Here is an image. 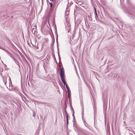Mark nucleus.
Wrapping results in <instances>:
<instances>
[{"instance_id":"1","label":"nucleus","mask_w":135,"mask_h":135,"mask_svg":"<svg viewBox=\"0 0 135 135\" xmlns=\"http://www.w3.org/2000/svg\"><path fill=\"white\" fill-rule=\"evenodd\" d=\"M61 78V80L63 83L65 81V80L64 69L63 67L61 68L59 71Z\"/></svg>"},{"instance_id":"2","label":"nucleus","mask_w":135,"mask_h":135,"mask_svg":"<svg viewBox=\"0 0 135 135\" xmlns=\"http://www.w3.org/2000/svg\"><path fill=\"white\" fill-rule=\"evenodd\" d=\"M48 88L47 86H45L42 88V93L45 96L48 94Z\"/></svg>"},{"instance_id":"3","label":"nucleus","mask_w":135,"mask_h":135,"mask_svg":"<svg viewBox=\"0 0 135 135\" xmlns=\"http://www.w3.org/2000/svg\"><path fill=\"white\" fill-rule=\"evenodd\" d=\"M129 13L130 14L135 16V10H131L129 12Z\"/></svg>"},{"instance_id":"4","label":"nucleus","mask_w":135,"mask_h":135,"mask_svg":"<svg viewBox=\"0 0 135 135\" xmlns=\"http://www.w3.org/2000/svg\"><path fill=\"white\" fill-rule=\"evenodd\" d=\"M37 103H38V104H45V106H46L45 104L48 105V104H49V103H45V102H38ZM47 105V106H48V105Z\"/></svg>"},{"instance_id":"5","label":"nucleus","mask_w":135,"mask_h":135,"mask_svg":"<svg viewBox=\"0 0 135 135\" xmlns=\"http://www.w3.org/2000/svg\"><path fill=\"white\" fill-rule=\"evenodd\" d=\"M37 103H38V104H45V106H46L45 104L48 105V104H49V103H45V102H38ZM47 105V106H48V105Z\"/></svg>"},{"instance_id":"6","label":"nucleus","mask_w":135,"mask_h":135,"mask_svg":"<svg viewBox=\"0 0 135 135\" xmlns=\"http://www.w3.org/2000/svg\"><path fill=\"white\" fill-rule=\"evenodd\" d=\"M67 115H66V119H67V126H68V124H69V120H68V114L66 113Z\"/></svg>"},{"instance_id":"7","label":"nucleus","mask_w":135,"mask_h":135,"mask_svg":"<svg viewBox=\"0 0 135 135\" xmlns=\"http://www.w3.org/2000/svg\"><path fill=\"white\" fill-rule=\"evenodd\" d=\"M13 60L14 61L15 63L17 65H18V61L17 60L14 58H12Z\"/></svg>"},{"instance_id":"8","label":"nucleus","mask_w":135,"mask_h":135,"mask_svg":"<svg viewBox=\"0 0 135 135\" xmlns=\"http://www.w3.org/2000/svg\"><path fill=\"white\" fill-rule=\"evenodd\" d=\"M94 105L95 107V108H94L93 107L94 109L95 110H94V119L95 120V113L96 112V108H95V104L94 103ZM94 123H95V120L94 121Z\"/></svg>"},{"instance_id":"9","label":"nucleus","mask_w":135,"mask_h":135,"mask_svg":"<svg viewBox=\"0 0 135 135\" xmlns=\"http://www.w3.org/2000/svg\"><path fill=\"white\" fill-rule=\"evenodd\" d=\"M94 9L95 12V17L96 19H97V18H98V16H97V12H96V10L95 8L94 7Z\"/></svg>"},{"instance_id":"10","label":"nucleus","mask_w":135,"mask_h":135,"mask_svg":"<svg viewBox=\"0 0 135 135\" xmlns=\"http://www.w3.org/2000/svg\"><path fill=\"white\" fill-rule=\"evenodd\" d=\"M117 74H115L114 76H113V80H115V79L116 78L117 76Z\"/></svg>"},{"instance_id":"11","label":"nucleus","mask_w":135,"mask_h":135,"mask_svg":"<svg viewBox=\"0 0 135 135\" xmlns=\"http://www.w3.org/2000/svg\"><path fill=\"white\" fill-rule=\"evenodd\" d=\"M55 33H56V42H57V44H58V35L57 34V33L56 31V32Z\"/></svg>"},{"instance_id":"12","label":"nucleus","mask_w":135,"mask_h":135,"mask_svg":"<svg viewBox=\"0 0 135 135\" xmlns=\"http://www.w3.org/2000/svg\"><path fill=\"white\" fill-rule=\"evenodd\" d=\"M82 119L83 120V117L84 116V110H83L82 111Z\"/></svg>"},{"instance_id":"13","label":"nucleus","mask_w":135,"mask_h":135,"mask_svg":"<svg viewBox=\"0 0 135 135\" xmlns=\"http://www.w3.org/2000/svg\"><path fill=\"white\" fill-rule=\"evenodd\" d=\"M9 86H10V84H12V81L11 80V78L10 77L9 78Z\"/></svg>"},{"instance_id":"14","label":"nucleus","mask_w":135,"mask_h":135,"mask_svg":"<svg viewBox=\"0 0 135 135\" xmlns=\"http://www.w3.org/2000/svg\"><path fill=\"white\" fill-rule=\"evenodd\" d=\"M49 3L50 4V7H51L50 9H51L52 8V7L53 6V3H52V2H51V3L49 2Z\"/></svg>"},{"instance_id":"15","label":"nucleus","mask_w":135,"mask_h":135,"mask_svg":"<svg viewBox=\"0 0 135 135\" xmlns=\"http://www.w3.org/2000/svg\"><path fill=\"white\" fill-rule=\"evenodd\" d=\"M58 56H59V61H61V58L59 56V53L58 52Z\"/></svg>"},{"instance_id":"16","label":"nucleus","mask_w":135,"mask_h":135,"mask_svg":"<svg viewBox=\"0 0 135 135\" xmlns=\"http://www.w3.org/2000/svg\"><path fill=\"white\" fill-rule=\"evenodd\" d=\"M88 17H89V20L91 21H92V18L91 17H90L89 16H88Z\"/></svg>"},{"instance_id":"17","label":"nucleus","mask_w":135,"mask_h":135,"mask_svg":"<svg viewBox=\"0 0 135 135\" xmlns=\"http://www.w3.org/2000/svg\"><path fill=\"white\" fill-rule=\"evenodd\" d=\"M70 93H68V98H70Z\"/></svg>"},{"instance_id":"18","label":"nucleus","mask_w":135,"mask_h":135,"mask_svg":"<svg viewBox=\"0 0 135 135\" xmlns=\"http://www.w3.org/2000/svg\"><path fill=\"white\" fill-rule=\"evenodd\" d=\"M66 89H69L68 86L67 85H66Z\"/></svg>"},{"instance_id":"19","label":"nucleus","mask_w":135,"mask_h":135,"mask_svg":"<svg viewBox=\"0 0 135 135\" xmlns=\"http://www.w3.org/2000/svg\"><path fill=\"white\" fill-rule=\"evenodd\" d=\"M2 103L3 104L5 105H6V104L5 103L4 101H2Z\"/></svg>"},{"instance_id":"20","label":"nucleus","mask_w":135,"mask_h":135,"mask_svg":"<svg viewBox=\"0 0 135 135\" xmlns=\"http://www.w3.org/2000/svg\"><path fill=\"white\" fill-rule=\"evenodd\" d=\"M4 83L6 85V83H7L6 79V80L5 81H4Z\"/></svg>"},{"instance_id":"21","label":"nucleus","mask_w":135,"mask_h":135,"mask_svg":"<svg viewBox=\"0 0 135 135\" xmlns=\"http://www.w3.org/2000/svg\"><path fill=\"white\" fill-rule=\"evenodd\" d=\"M63 84H64V85H67L66 83V81L65 82H64V83H63Z\"/></svg>"},{"instance_id":"22","label":"nucleus","mask_w":135,"mask_h":135,"mask_svg":"<svg viewBox=\"0 0 135 135\" xmlns=\"http://www.w3.org/2000/svg\"><path fill=\"white\" fill-rule=\"evenodd\" d=\"M68 93H70V89H67Z\"/></svg>"},{"instance_id":"23","label":"nucleus","mask_w":135,"mask_h":135,"mask_svg":"<svg viewBox=\"0 0 135 135\" xmlns=\"http://www.w3.org/2000/svg\"><path fill=\"white\" fill-rule=\"evenodd\" d=\"M55 1V0H51V1H53L54 2V3H53V4H55V3H54V1Z\"/></svg>"},{"instance_id":"24","label":"nucleus","mask_w":135,"mask_h":135,"mask_svg":"<svg viewBox=\"0 0 135 135\" xmlns=\"http://www.w3.org/2000/svg\"><path fill=\"white\" fill-rule=\"evenodd\" d=\"M73 119H74V118H74V114H73Z\"/></svg>"},{"instance_id":"25","label":"nucleus","mask_w":135,"mask_h":135,"mask_svg":"<svg viewBox=\"0 0 135 135\" xmlns=\"http://www.w3.org/2000/svg\"><path fill=\"white\" fill-rule=\"evenodd\" d=\"M55 61H56V62L57 63V62L56 61V59L55 58Z\"/></svg>"},{"instance_id":"26","label":"nucleus","mask_w":135,"mask_h":135,"mask_svg":"<svg viewBox=\"0 0 135 135\" xmlns=\"http://www.w3.org/2000/svg\"><path fill=\"white\" fill-rule=\"evenodd\" d=\"M69 29H68V33H69Z\"/></svg>"},{"instance_id":"27","label":"nucleus","mask_w":135,"mask_h":135,"mask_svg":"<svg viewBox=\"0 0 135 135\" xmlns=\"http://www.w3.org/2000/svg\"><path fill=\"white\" fill-rule=\"evenodd\" d=\"M85 126H86V127H88V128H89L87 126H86V125L85 124Z\"/></svg>"},{"instance_id":"28","label":"nucleus","mask_w":135,"mask_h":135,"mask_svg":"<svg viewBox=\"0 0 135 135\" xmlns=\"http://www.w3.org/2000/svg\"><path fill=\"white\" fill-rule=\"evenodd\" d=\"M85 126H86V127H88V128H89L87 126H86V125L85 124Z\"/></svg>"},{"instance_id":"29","label":"nucleus","mask_w":135,"mask_h":135,"mask_svg":"<svg viewBox=\"0 0 135 135\" xmlns=\"http://www.w3.org/2000/svg\"><path fill=\"white\" fill-rule=\"evenodd\" d=\"M123 0H120V2H121V1H123Z\"/></svg>"},{"instance_id":"30","label":"nucleus","mask_w":135,"mask_h":135,"mask_svg":"<svg viewBox=\"0 0 135 135\" xmlns=\"http://www.w3.org/2000/svg\"><path fill=\"white\" fill-rule=\"evenodd\" d=\"M91 95H92V98H93V96H92V94H91Z\"/></svg>"},{"instance_id":"31","label":"nucleus","mask_w":135,"mask_h":135,"mask_svg":"<svg viewBox=\"0 0 135 135\" xmlns=\"http://www.w3.org/2000/svg\"><path fill=\"white\" fill-rule=\"evenodd\" d=\"M74 123H73V126H74Z\"/></svg>"},{"instance_id":"32","label":"nucleus","mask_w":135,"mask_h":135,"mask_svg":"<svg viewBox=\"0 0 135 135\" xmlns=\"http://www.w3.org/2000/svg\"><path fill=\"white\" fill-rule=\"evenodd\" d=\"M71 3V4H72V3H73V2H72L71 3H71Z\"/></svg>"},{"instance_id":"33","label":"nucleus","mask_w":135,"mask_h":135,"mask_svg":"<svg viewBox=\"0 0 135 135\" xmlns=\"http://www.w3.org/2000/svg\"><path fill=\"white\" fill-rule=\"evenodd\" d=\"M85 123V121H84V123Z\"/></svg>"},{"instance_id":"34","label":"nucleus","mask_w":135,"mask_h":135,"mask_svg":"<svg viewBox=\"0 0 135 135\" xmlns=\"http://www.w3.org/2000/svg\"><path fill=\"white\" fill-rule=\"evenodd\" d=\"M48 23L49 24V21H48Z\"/></svg>"},{"instance_id":"35","label":"nucleus","mask_w":135,"mask_h":135,"mask_svg":"<svg viewBox=\"0 0 135 135\" xmlns=\"http://www.w3.org/2000/svg\"><path fill=\"white\" fill-rule=\"evenodd\" d=\"M92 0H91V2H92Z\"/></svg>"},{"instance_id":"36","label":"nucleus","mask_w":135,"mask_h":135,"mask_svg":"<svg viewBox=\"0 0 135 135\" xmlns=\"http://www.w3.org/2000/svg\"><path fill=\"white\" fill-rule=\"evenodd\" d=\"M89 64H90V63L89 62Z\"/></svg>"},{"instance_id":"37","label":"nucleus","mask_w":135,"mask_h":135,"mask_svg":"<svg viewBox=\"0 0 135 135\" xmlns=\"http://www.w3.org/2000/svg\"><path fill=\"white\" fill-rule=\"evenodd\" d=\"M50 1H51V0H50Z\"/></svg>"}]
</instances>
